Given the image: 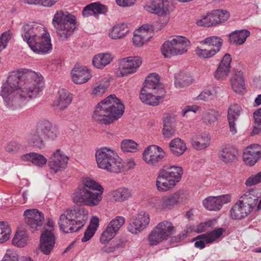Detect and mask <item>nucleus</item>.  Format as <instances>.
Masks as SVG:
<instances>
[{
	"mask_svg": "<svg viewBox=\"0 0 261 261\" xmlns=\"http://www.w3.org/2000/svg\"><path fill=\"white\" fill-rule=\"evenodd\" d=\"M43 86V77L35 72L31 71L25 75L13 72L3 85L1 95L6 106L14 110L36 97Z\"/></svg>",
	"mask_w": 261,
	"mask_h": 261,
	"instance_id": "nucleus-1",
	"label": "nucleus"
},
{
	"mask_svg": "<svg viewBox=\"0 0 261 261\" xmlns=\"http://www.w3.org/2000/svg\"><path fill=\"white\" fill-rule=\"evenodd\" d=\"M124 109L120 99L115 95H110L97 104L92 118L99 124H109L122 116Z\"/></svg>",
	"mask_w": 261,
	"mask_h": 261,
	"instance_id": "nucleus-2",
	"label": "nucleus"
},
{
	"mask_svg": "<svg viewBox=\"0 0 261 261\" xmlns=\"http://www.w3.org/2000/svg\"><path fill=\"white\" fill-rule=\"evenodd\" d=\"M103 188L94 180L87 178L78 186L73 194L74 203L84 204L89 206L99 204L102 199Z\"/></svg>",
	"mask_w": 261,
	"mask_h": 261,
	"instance_id": "nucleus-3",
	"label": "nucleus"
},
{
	"mask_svg": "<svg viewBox=\"0 0 261 261\" xmlns=\"http://www.w3.org/2000/svg\"><path fill=\"white\" fill-rule=\"evenodd\" d=\"M159 82L160 77L157 74L152 73L147 76L140 94V99L142 102L154 106L163 100L166 92Z\"/></svg>",
	"mask_w": 261,
	"mask_h": 261,
	"instance_id": "nucleus-4",
	"label": "nucleus"
},
{
	"mask_svg": "<svg viewBox=\"0 0 261 261\" xmlns=\"http://www.w3.org/2000/svg\"><path fill=\"white\" fill-rule=\"evenodd\" d=\"M95 158L97 166L100 169L116 173L125 170L122 160L110 148L102 147L97 149Z\"/></svg>",
	"mask_w": 261,
	"mask_h": 261,
	"instance_id": "nucleus-5",
	"label": "nucleus"
},
{
	"mask_svg": "<svg viewBox=\"0 0 261 261\" xmlns=\"http://www.w3.org/2000/svg\"><path fill=\"white\" fill-rule=\"evenodd\" d=\"M75 17L69 12L57 11L53 19L52 23L60 40H66L74 32L76 28Z\"/></svg>",
	"mask_w": 261,
	"mask_h": 261,
	"instance_id": "nucleus-6",
	"label": "nucleus"
},
{
	"mask_svg": "<svg viewBox=\"0 0 261 261\" xmlns=\"http://www.w3.org/2000/svg\"><path fill=\"white\" fill-rule=\"evenodd\" d=\"M190 45V41L188 39L183 36H176L162 45L161 52L165 58L181 55L187 52Z\"/></svg>",
	"mask_w": 261,
	"mask_h": 261,
	"instance_id": "nucleus-7",
	"label": "nucleus"
},
{
	"mask_svg": "<svg viewBox=\"0 0 261 261\" xmlns=\"http://www.w3.org/2000/svg\"><path fill=\"white\" fill-rule=\"evenodd\" d=\"M175 232V228L171 223L168 221L161 222L149 233L147 237L149 244L150 246H156L167 240Z\"/></svg>",
	"mask_w": 261,
	"mask_h": 261,
	"instance_id": "nucleus-8",
	"label": "nucleus"
},
{
	"mask_svg": "<svg viewBox=\"0 0 261 261\" xmlns=\"http://www.w3.org/2000/svg\"><path fill=\"white\" fill-rule=\"evenodd\" d=\"M28 45L34 52L37 54H47L52 49L50 35L44 29V31H40V35H37L30 41Z\"/></svg>",
	"mask_w": 261,
	"mask_h": 261,
	"instance_id": "nucleus-9",
	"label": "nucleus"
},
{
	"mask_svg": "<svg viewBox=\"0 0 261 261\" xmlns=\"http://www.w3.org/2000/svg\"><path fill=\"white\" fill-rule=\"evenodd\" d=\"M229 17V13L227 11L216 10L197 21L196 23L198 26L210 27L226 21Z\"/></svg>",
	"mask_w": 261,
	"mask_h": 261,
	"instance_id": "nucleus-10",
	"label": "nucleus"
},
{
	"mask_svg": "<svg viewBox=\"0 0 261 261\" xmlns=\"http://www.w3.org/2000/svg\"><path fill=\"white\" fill-rule=\"evenodd\" d=\"M165 155L163 149L156 145L147 147L143 153V158L148 165L158 166L160 164Z\"/></svg>",
	"mask_w": 261,
	"mask_h": 261,
	"instance_id": "nucleus-11",
	"label": "nucleus"
},
{
	"mask_svg": "<svg viewBox=\"0 0 261 261\" xmlns=\"http://www.w3.org/2000/svg\"><path fill=\"white\" fill-rule=\"evenodd\" d=\"M124 223L125 219L121 216H117L111 220L101 235L100 242L105 244L111 241Z\"/></svg>",
	"mask_w": 261,
	"mask_h": 261,
	"instance_id": "nucleus-12",
	"label": "nucleus"
},
{
	"mask_svg": "<svg viewBox=\"0 0 261 261\" xmlns=\"http://www.w3.org/2000/svg\"><path fill=\"white\" fill-rule=\"evenodd\" d=\"M25 222L32 231L38 230L44 220V214L37 209L27 210L24 212Z\"/></svg>",
	"mask_w": 261,
	"mask_h": 261,
	"instance_id": "nucleus-13",
	"label": "nucleus"
},
{
	"mask_svg": "<svg viewBox=\"0 0 261 261\" xmlns=\"http://www.w3.org/2000/svg\"><path fill=\"white\" fill-rule=\"evenodd\" d=\"M72 219L75 220V226L70 228L71 232H77L85 224L88 220V212L83 206H78L71 210H67Z\"/></svg>",
	"mask_w": 261,
	"mask_h": 261,
	"instance_id": "nucleus-14",
	"label": "nucleus"
},
{
	"mask_svg": "<svg viewBox=\"0 0 261 261\" xmlns=\"http://www.w3.org/2000/svg\"><path fill=\"white\" fill-rule=\"evenodd\" d=\"M149 222V215L145 212H141L132 220L128 226V230L133 234H137L144 230L148 225Z\"/></svg>",
	"mask_w": 261,
	"mask_h": 261,
	"instance_id": "nucleus-15",
	"label": "nucleus"
},
{
	"mask_svg": "<svg viewBox=\"0 0 261 261\" xmlns=\"http://www.w3.org/2000/svg\"><path fill=\"white\" fill-rule=\"evenodd\" d=\"M142 63V59L139 57H129L121 59L119 63L121 75L126 76L135 72Z\"/></svg>",
	"mask_w": 261,
	"mask_h": 261,
	"instance_id": "nucleus-16",
	"label": "nucleus"
},
{
	"mask_svg": "<svg viewBox=\"0 0 261 261\" xmlns=\"http://www.w3.org/2000/svg\"><path fill=\"white\" fill-rule=\"evenodd\" d=\"M40 249L45 255L50 254L55 244L56 238L51 230L44 228L40 236Z\"/></svg>",
	"mask_w": 261,
	"mask_h": 261,
	"instance_id": "nucleus-17",
	"label": "nucleus"
},
{
	"mask_svg": "<svg viewBox=\"0 0 261 261\" xmlns=\"http://www.w3.org/2000/svg\"><path fill=\"white\" fill-rule=\"evenodd\" d=\"M68 157L60 149H57L50 158L48 165L55 173L65 168L68 161Z\"/></svg>",
	"mask_w": 261,
	"mask_h": 261,
	"instance_id": "nucleus-18",
	"label": "nucleus"
},
{
	"mask_svg": "<svg viewBox=\"0 0 261 261\" xmlns=\"http://www.w3.org/2000/svg\"><path fill=\"white\" fill-rule=\"evenodd\" d=\"M40 31H44V28L35 22H29L22 26L20 34L23 41L29 45L30 41L37 36V35H40Z\"/></svg>",
	"mask_w": 261,
	"mask_h": 261,
	"instance_id": "nucleus-19",
	"label": "nucleus"
},
{
	"mask_svg": "<svg viewBox=\"0 0 261 261\" xmlns=\"http://www.w3.org/2000/svg\"><path fill=\"white\" fill-rule=\"evenodd\" d=\"M170 5V2L167 0H151V4L146 6V9L150 13L164 16L169 13Z\"/></svg>",
	"mask_w": 261,
	"mask_h": 261,
	"instance_id": "nucleus-20",
	"label": "nucleus"
},
{
	"mask_svg": "<svg viewBox=\"0 0 261 261\" xmlns=\"http://www.w3.org/2000/svg\"><path fill=\"white\" fill-rule=\"evenodd\" d=\"M28 143L34 147L42 149L44 146V136L40 123H38L35 128L31 130L27 136Z\"/></svg>",
	"mask_w": 261,
	"mask_h": 261,
	"instance_id": "nucleus-21",
	"label": "nucleus"
},
{
	"mask_svg": "<svg viewBox=\"0 0 261 261\" xmlns=\"http://www.w3.org/2000/svg\"><path fill=\"white\" fill-rule=\"evenodd\" d=\"M261 158V146L254 144L247 147L244 151L243 159L247 164L254 165Z\"/></svg>",
	"mask_w": 261,
	"mask_h": 261,
	"instance_id": "nucleus-22",
	"label": "nucleus"
},
{
	"mask_svg": "<svg viewBox=\"0 0 261 261\" xmlns=\"http://www.w3.org/2000/svg\"><path fill=\"white\" fill-rule=\"evenodd\" d=\"M241 111V107L237 104L231 105L228 108L227 111V120L230 132L233 135L237 133L236 121H237L239 117Z\"/></svg>",
	"mask_w": 261,
	"mask_h": 261,
	"instance_id": "nucleus-23",
	"label": "nucleus"
},
{
	"mask_svg": "<svg viewBox=\"0 0 261 261\" xmlns=\"http://www.w3.org/2000/svg\"><path fill=\"white\" fill-rule=\"evenodd\" d=\"M251 212L252 210L248 205L239 200L231 207L230 215L233 219L240 220L247 217Z\"/></svg>",
	"mask_w": 261,
	"mask_h": 261,
	"instance_id": "nucleus-24",
	"label": "nucleus"
},
{
	"mask_svg": "<svg viewBox=\"0 0 261 261\" xmlns=\"http://www.w3.org/2000/svg\"><path fill=\"white\" fill-rule=\"evenodd\" d=\"M71 76L73 82L76 84L86 83L91 78L89 70L84 66H75L72 70Z\"/></svg>",
	"mask_w": 261,
	"mask_h": 261,
	"instance_id": "nucleus-25",
	"label": "nucleus"
},
{
	"mask_svg": "<svg viewBox=\"0 0 261 261\" xmlns=\"http://www.w3.org/2000/svg\"><path fill=\"white\" fill-rule=\"evenodd\" d=\"M231 62V56L226 54L221 61L217 70L214 73L215 77L218 80L226 77L230 70V63Z\"/></svg>",
	"mask_w": 261,
	"mask_h": 261,
	"instance_id": "nucleus-26",
	"label": "nucleus"
},
{
	"mask_svg": "<svg viewBox=\"0 0 261 261\" xmlns=\"http://www.w3.org/2000/svg\"><path fill=\"white\" fill-rule=\"evenodd\" d=\"M149 30L148 25H144L135 32L133 40L136 46H141L152 38V36L148 34Z\"/></svg>",
	"mask_w": 261,
	"mask_h": 261,
	"instance_id": "nucleus-27",
	"label": "nucleus"
},
{
	"mask_svg": "<svg viewBox=\"0 0 261 261\" xmlns=\"http://www.w3.org/2000/svg\"><path fill=\"white\" fill-rule=\"evenodd\" d=\"M233 91L238 94H243L245 90V80L243 73L241 70H234L230 79Z\"/></svg>",
	"mask_w": 261,
	"mask_h": 261,
	"instance_id": "nucleus-28",
	"label": "nucleus"
},
{
	"mask_svg": "<svg viewBox=\"0 0 261 261\" xmlns=\"http://www.w3.org/2000/svg\"><path fill=\"white\" fill-rule=\"evenodd\" d=\"M210 140L211 138L207 133H198L192 137L191 142L195 149L202 150L209 146Z\"/></svg>",
	"mask_w": 261,
	"mask_h": 261,
	"instance_id": "nucleus-29",
	"label": "nucleus"
},
{
	"mask_svg": "<svg viewBox=\"0 0 261 261\" xmlns=\"http://www.w3.org/2000/svg\"><path fill=\"white\" fill-rule=\"evenodd\" d=\"M181 193L175 192L172 194L163 196L159 202L160 206L163 210H171L179 201Z\"/></svg>",
	"mask_w": 261,
	"mask_h": 261,
	"instance_id": "nucleus-30",
	"label": "nucleus"
},
{
	"mask_svg": "<svg viewBox=\"0 0 261 261\" xmlns=\"http://www.w3.org/2000/svg\"><path fill=\"white\" fill-rule=\"evenodd\" d=\"M72 97L67 90L62 89L59 91V97L54 101V106L59 110L63 111L71 102Z\"/></svg>",
	"mask_w": 261,
	"mask_h": 261,
	"instance_id": "nucleus-31",
	"label": "nucleus"
},
{
	"mask_svg": "<svg viewBox=\"0 0 261 261\" xmlns=\"http://www.w3.org/2000/svg\"><path fill=\"white\" fill-rule=\"evenodd\" d=\"M160 171L170 179L173 180L176 185L181 178L183 170L179 166H164Z\"/></svg>",
	"mask_w": 261,
	"mask_h": 261,
	"instance_id": "nucleus-32",
	"label": "nucleus"
},
{
	"mask_svg": "<svg viewBox=\"0 0 261 261\" xmlns=\"http://www.w3.org/2000/svg\"><path fill=\"white\" fill-rule=\"evenodd\" d=\"M108 10L107 7L99 3H93L87 5L82 11L84 17H87L97 14H105Z\"/></svg>",
	"mask_w": 261,
	"mask_h": 261,
	"instance_id": "nucleus-33",
	"label": "nucleus"
},
{
	"mask_svg": "<svg viewBox=\"0 0 261 261\" xmlns=\"http://www.w3.org/2000/svg\"><path fill=\"white\" fill-rule=\"evenodd\" d=\"M250 35L248 30H236L229 34V42L231 43L241 45L243 44L246 39Z\"/></svg>",
	"mask_w": 261,
	"mask_h": 261,
	"instance_id": "nucleus-34",
	"label": "nucleus"
},
{
	"mask_svg": "<svg viewBox=\"0 0 261 261\" xmlns=\"http://www.w3.org/2000/svg\"><path fill=\"white\" fill-rule=\"evenodd\" d=\"M175 186L173 180L170 179L159 171L156 181V186L158 191L165 192L173 188Z\"/></svg>",
	"mask_w": 261,
	"mask_h": 261,
	"instance_id": "nucleus-35",
	"label": "nucleus"
},
{
	"mask_svg": "<svg viewBox=\"0 0 261 261\" xmlns=\"http://www.w3.org/2000/svg\"><path fill=\"white\" fill-rule=\"evenodd\" d=\"M58 224L60 229L66 233L71 232L70 231L71 227L75 226V220L68 213L66 210L63 214L60 215Z\"/></svg>",
	"mask_w": 261,
	"mask_h": 261,
	"instance_id": "nucleus-36",
	"label": "nucleus"
},
{
	"mask_svg": "<svg viewBox=\"0 0 261 261\" xmlns=\"http://www.w3.org/2000/svg\"><path fill=\"white\" fill-rule=\"evenodd\" d=\"M44 139L54 140L58 136V129L48 121L39 122Z\"/></svg>",
	"mask_w": 261,
	"mask_h": 261,
	"instance_id": "nucleus-37",
	"label": "nucleus"
},
{
	"mask_svg": "<svg viewBox=\"0 0 261 261\" xmlns=\"http://www.w3.org/2000/svg\"><path fill=\"white\" fill-rule=\"evenodd\" d=\"M113 59L109 53H100L94 56L92 59L93 66L98 69H102L109 64Z\"/></svg>",
	"mask_w": 261,
	"mask_h": 261,
	"instance_id": "nucleus-38",
	"label": "nucleus"
},
{
	"mask_svg": "<svg viewBox=\"0 0 261 261\" xmlns=\"http://www.w3.org/2000/svg\"><path fill=\"white\" fill-rule=\"evenodd\" d=\"M259 197L256 195V191L254 190H249L246 192L240 198V200L249 207L252 211L256 206Z\"/></svg>",
	"mask_w": 261,
	"mask_h": 261,
	"instance_id": "nucleus-39",
	"label": "nucleus"
},
{
	"mask_svg": "<svg viewBox=\"0 0 261 261\" xmlns=\"http://www.w3.org/2000/svg\"><path fill=\"white\" fill-rule=\"evenodd\" d=\"M223 39L216 36H213L205 38L200 41V43L206 45L208 48L212 50H215V53H218L222 47Z\"/></svg>",
	"mask_w": 261,
	"mask_h": 261,
	"instance_id": "nucleus-40",
	"label": "nucleus"
},
{
	"mask_svg": "<svg viewBox=\"0 0 261 261\" xmlns=\"http://www.w3.org/2000/svg\"><path fill=\"white\" fill-rule=\"evenodd\" d=\"M21 159L23 161H30L38 167H42L47 162V159L43 155L35 152L23 154L21 156Z\"/></svg>",
	"mask_w": 261,
	"mask_h": 261,
	"instance_id": "nucleus-41",
	"label": "nucleus"
},
{
	"mask_svg": "<svg viewBox=\"0 0 261 261\" xmlns=\"http://www.w3.org/2000/svg\"><path fill=\"white\" fill-rule=\"evenodd\" d=\"M237 150L234 147L227 146L219 153V158L226 163L233 162L237 160Z\"/></svg>",
	"mask_w": 261,
	"mask_h": 261,
	"instance_id": "nucleus-42",
	"label": "nucleus"
},
{
	"mask_svg": "<svg viewBox=\"0 0 261 261\" xmlns=\"http://www.w3.org/2000/svg\"><path fill=\"white\" fill-rule=\"evenodd\" d=\"M169 148L172 154L176 156L182 154L186 149L185 143L178 138L173 139L170 142Z\"/></svg>",
	"mask_w": 261,
	"mask_h": 261,
	"instance_id": "nucleus-43",
	"label": "nucleus"
},
{
	"mask_svg": "<svg viewBox=\"0 0 261 261\" xmlns=\"http://www.w3.org/2000/svg\"><path fill=\"white\" fill-rule=\"evenodd\" d=\"M111 195L114 201L122 202L130 198L132 196V193L127 188H120L117 190L112 191Z\"/></svg>",
	"mask_w": 261,
	"mask_h": 261,
	"instance_id": "nucleus-44",
	"label": "nucleus"
},
{
	"mask_svg": "<svg viewBox=\"0 0 261 261\" xmlns=\"http://www.w3.org/2000/svg\"><path fill=\"white\" fill-rule=\"evenodd\" d=\"M192 82L193 79L190 73L181 72L176 77L175 85L180 89L189 86Z\"/></svg>",
	"mask_w": 261,
	"mask_h": 261,
	"instance_id": "nucleus-45",
	"label": "nucleus"
},
{
	"mask_svg": "<svg viewBox=\"0 0 261 261\" xmlns=\"http://www.w3.org/2000/svg\"><path fill=\"white\" fill-rule=\"evenodd\" d=\"M127 242V239L125 238L119 239L115 242H112L109 246H105L101 248L102 252L110 253H113L116 250L123 248Z\"/></svg>",
	"mask_w": 261,
	"mask_h": 261,
	"instance_id": "nucleus-46",
	"label": "nucleus"
},
{
	"mask_svg": "<svg viewBox=\"0 0 261 261\" xmlns=\"http://www.w3.org/2000/svg\"><path fill=\"white\" fill-rule=\"evenodd\" d=\"M128 32L126 24H118L113 28L110 37L113 39H119L125 36Z\"/></svg>",
	"mask_w": 261,
	"mask_h": 261,
	"instance_id": "nucleus-47",
	"label": "nucleus"
},
{
	"mask_svg": "<svg viewBox=\"0 0 261 261\" xmlns=\"http://www.w3.org/2000/svg\"><path fill=\"white\" fill-rule=\"evenodd\" d=\"M225 231L224 228H217L208 233L201 234L200 237L205 239L206 244L212 243L219 239Z\"/></svg>",
	"mask_w": 261,
	"mask_h": 261,
	"instance_id": "nucleus-48",
	"label": "nucleus"
},
{
	"mask_svg": "<svg viewBox=\"0 0 261 261\" xmlns=\"http://www.w3.org/2000/svg\"><path fill=\"white\" fill-rule=\"evenodd\" d=\"M218 197H209L203 201L204 206L209 211H218L221 208Z\"/></svg>",
	"mask_w": 261,
	"mask_h": 261,
	"instance_id": "nucleus-49",
	"label": "nucleus"
},
{
	"mask_svg": "<svg viewBox=\"0 0 261 261\" xmlns=\"http://www.w3.org/2000/svg\"><path fill=\"white\" fill-rule=\"evenodd\" d=\"M164 127L163 134L165 138H170L172 137L174 133V129L172 126V119L169 116H167L164 118Z\"/></svg>",
	"mask_w": 261,
	"mask_h": 261,
	"instance_id": "nucleus-50",
	"label": "nucleus"
},
{
	"mask_svg": "<svg viewBox=\"0 0 261 261\" xmlns=\"http://www.w3.org/2000/svg\"><path fill=\"white\" fill-rule=\"evenodd\" d=\"M10 227L7 222H0V243H3L8 241L10 237Z\"/></svg>",
	"mask_w": 261,
	"mask_h": 261,
	"instance_id": "nucleus-51",
	"label": "nucleus"
},
{
	"mask_svg": "<svg viewBox=\"0 0 261 261\" xmlns=\"http://www.w3.org/2000/svg\"><path fill=\"white\" fill-rule=\"evenodd\" d=\"M221 115V113L214 110H209L205 115L203 120L206 124H211L216 122Z\"/></svg>",
	"mask_w": 261,
	"mask_h": 261,
	"instance_id": "nucleus-52",
	"label": "nucleus"
},
{
	"mask_svg": "<svg viewBox=\"0 0 261 261\" xmlns=\"http://www.w3.org/2000/svg\"><path fill=\"white\" fill-rule=\"evenodd\" d=\"M121 147L125 152H135L138 150L137 143L130 139L123 140L121 142Z\"/></svg>",
	"mask_w": 261,
	"mask_h": 261,
	"instance_id": "nucleus-53",
	"label": "nucleus"
},
{
	"mask_svg": "<svg viewBox=\"0 0 261 261\" xmlns=\"http://www.w3.org/2000/svg\"><path fill=\"white\" fill-rule=\"evenodd\" d=\"M27 239L23 232H16L12 240V244L18 247H23L27 245Z\"/></svg>",
	"mask_w": 261,
	"mask_h": 261,
	"instance_id": "nucleus-54",
	"label": "nucleus"
},
{
	"mask_svg": "<svg viewBox=\"0 0 261 261\" xmlns=\"http://www.w3.org/2000/svg\"><path fill=\"white\" fill-rule=\"evenodd\" d=\"M195 51L199 57L203 59L211 58L216 54L214 50H212L208 47L207 48H201L199 46H197Z\"/></svg>",
	"mask_w": 261,
	"mask_h": 261,
	"instance_id": "nucleus-55",
	"label": "nucleus"
},
{
	"mask_svg": "<svg viewBox=\"0 0 261 261\" xmlns=\"http://www.w3.org/2000/svg\"><path fill=\"white\" fill-rule=\"evenodd\" d=\"M108 87L107 82L99 83L96 86L93 88L92 94L94 96H101L106 91Z\"/></svg>",
	"mask_w": 261,
	"mask_h": 261,
	"instance_id": "nucleus-56",
	"label": "nucleus"
},
{
	"mask_svg": "<svg viewBox=\"0 0 261 261\" xmlns=\"http://www.w3.org/2000/svg\"><path fill=\"white\" fill-rule=\"evenodd\" d=\"M11 39L10 31L3 33L0 36V52L5 49Z\"/></svg>",
	"mask_w": 261,
	"mask_h": 261,
	"instance_id": "nucleus-57",
	"label": "nucleus"
},
{
	"mask_svg": "<svg viewBox=\"0 0 261 261\" xmlns=\"http://www.w3.org/2000/svg\"><path fill=\"white\" fill-rule=\"evenodd\" d=\"M217 92L215 89L212 91L205 90L202 91L199 95V99L203 100H208L213 99L216 96Z\"/></svg>",
	"mask_w": 261,
	"mask_h": 261,
	"instance_id": "nucleus-58",
	"label": "nucleus"
},
{
	"mask_svg": "<svg viewBox=\"0 0 261 261\" xmlns=\"http://www.w3.org/2000/svg\"><path fill=\"white\" fill-rule=\"evenodd\" d=\"M21 145L15 141H11L5 147V150L9 153H15L20 148Z\"/></svg>",
	"mask_w": 261,
	"mask_h": 261,
	"instance_id": "nucleus-59",
	"label": "nucleus"
},
{
	"mask_svg": "<svg viewBox=\"0 0 261 261\" xmlns=\"http://www.w3.org/2000/svg\"><path fill=\"white\" fill-rule=\"evenodd\" d=\"M2 261H18V255L14 250H7Z\"/></svg>",
	"mask_w": 261,
	"mask_h": 261,
	"instance_id": "nucleus-60",
	"label": "nucleus"
},
{
	"mask_svg": "<svg viewBox=\"0 0 261 261\" xmlns=\"http://www.w3.org/2000/svg\"><path fill=\"white\" fill-rule=\"evenodd\" d=\"M261 182V171L255 175H252L246 181L245 184L247 186H252Z\"/></svg>",
	"mask_w": 261,
	"mask_h": 261,
	"instance_id": "nucleus-61",
	"label": "nucleus"
},
{
	"mask_svg": "<svg viewBox=\"0 0 261 261\" xmlns=\"http://www.w3.org/2000/svg\"><path fill=\"white\" fill-rule=\"evenodd\" d=\"M96 230L92 228H91V226H88L86 229L84 236L82 239V242H86L89 241L94 234Z\"/></svg>",
	"mask_w": 261,
	"mask_h": 261,
	"instance_id": "nucleus-62",
	"label": "nucleus"
},
{
	"mask_svg": "<svg viewBox=\"0 0 261 261\" xmlns=\"http://www.w3.org/2000/svg\"><path fill=\"white\" fill-rule=\"evenodd\" d=\"M187 233L184 231L172 237L170 240L171 243H177L184 240L187 237Z\"/></svg>",
	"mask_w": 261,
	"mask_h": 261,
	"instance_id": "nucleus-63",
	"label": "nucleus"
},
{
	"mask_svg": "<svg viewBox=\"0 0 261 261\" xmlns=\"http://www.w3.org/2000/svg\"><path fill=\"white\" fill-rule=\"evenodd\" d=\"M201 235L197 236L195 240H197L194 244L195 247L199 249H203L205 247V244L206 243L205 239L200 237Z\"/></svg>",
	"mask_w": 261,
	"mask_h": 261,
	"instance_id": "nucleus-64",
	"label": "nucleus"
}]
</instances>
